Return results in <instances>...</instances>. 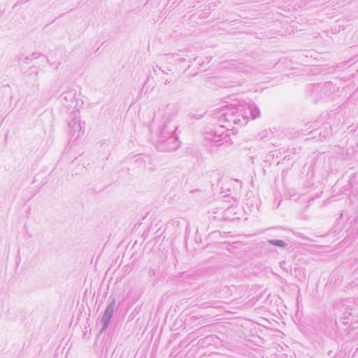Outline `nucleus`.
<instances>
[{"label":"nucleus","instance_id":"f257e3e1","mask_svg":"<svg viewBox=\"0 0 358 358\" xmlns=\"http://www.w3.org/2000/svg\"><path fill=\"white\" fill-rule=\"evenodd\" d=\"M271 243L278 246H285V243L282 241H273Z\"/></svg>","mask_w":358,"mask_h":358}]
</instances>
